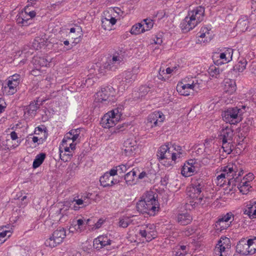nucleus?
<instances>
[{
	"label": "nucleus",
	"instance_id": "49",
	"mask_svg": "<svg viewBox=\"0 0 256 256\" xmlns=\"http://www.w3.org/2000/svg\"><path fill=\"white\" fill-rule=\"evenodd\" d=\"M118 170V172L120 174H122L126 172V170L130 168V166L128 164H120L116 166Z\"/></svg>",
	"mask_w": 256,
	"mask_h": 256
},
{
	"label": "nucleus",
	"instance_id": "64",
	"mask_svg": "<svg viewBox=\"0 0 256 256\" xmlns=\"http://www.w3.org/2000/svg\"><path fill=\"white\" fill-rule=\"evenodd\" d=\"M204 148L202 145L198 146L196 148V152L198 154H201L204 152Z\"/></svg>",
	"mask_w": 256,
	"mask_h": 256
},
{
	"label": "nucleus",
	"instance_id": "22",
	"mask_svg": "<svg viewBox=\"0 0 256 256\" xmlns=\"http://www.w3.org/2000/svg\"><path fill=\"white\" fill-rule=\"evenodd\" d=\"M138 171V168H133L124 175V179L128 186L134 185L137 183L136 174Z\"/></svg>",
	"mask_w": 256,
	"mask_h": 256
},
{
	"label": "nucleus",
	"instance_id": "21",
	"mask_svg": "<svg viewBox=\"0 0 256 256\" xmlns=\"http://www.w3.org/2000/svg\"><path fill=\"white\" fill-rule=\"evenodd\" d=\"M116 19L111 15H108L102 18V26L104 30H110L116 22Z\"/></svg>",
	"mask_w": 256,
	"mask_h": 256
},
{
	"label": "nucleus",
	"instance_id": "13",
	"mask_svg": "<svg viewBox=\"0 0 256 256\" xmlns=\"http://www.w3.org/2000/svg\"><path fill=\"white\" fill-rule=\"evenodd\" d=\"M138 150V146L136 140L128 138L124 141L122 150L127 156L134 155Z\"/></svg>",
	"mask_w": 256,
	"mask_h": 256
},
{
	"label": "nucleus",
	"instance_id": "25",
	"mask_svg": "<svg viewBox=\"0 0 256 256\" xmlns=\"http://www.w3.org/2000/svg\"><path fill=\"white\" fill-rule=\"evenodd\" d=\"M234 136L233 130L228 128L222 129L218 135V138L222 142L232 141Z\"/></svg>",
	"mask_w": 256,
	"mask_h": 256
},
{
	"label": "nucleus",
	"instance_id": "61",
	"mask_svg": "<svg viewBox=\"0 0 256 256\" xmlns=\"http://www.w3.org/2000/svg\"><path fill=\"white\" fill-rule=\"evenodd\" d=\"M76 32L77 33H80L82 32V28L80 27L79 26H76V28H72L70 29V32L68 34V36L70 37V35L72 34L76 33Z\"/></svg>",
	"mask_w": 256,
	"mask_h": 256
},
{
	"label": "nucleus",
	"instance_id": "3",
	"mask_svg": "<svg viewBox=\"0 0 256 256\" xmlns=\"http://www.w3.org/2000/svg\"><path fill=\"white\" fill-rule=\"evenodd\" d=\"M157 197L158 194L153 191L146 192L142 196L141 200L136 204L137 210L141 213L154 215L156 212L160 209V204Z\"/></svg>",
	"mask_w": 256,
	"mask_h": 256
},
{
	"label": "nucleus",
	"instance_id": "17",
	"mask_svg": "<svg viewBox=\"0 0 256 256\" xmlns=\"http://www.w3.org/2000/svg\"><path fill=\"white\" fill-rule=\"evenodd\" d=\"M210 29L208 27L204 26L200 29V30L198 33V42L206 43L210 41L212 39V34L210 32Z\"/></svg>",
	"mask_w": 256,
	"mask_h": 256
},
{
	"label": "nucleus",
	"instance_id": "48",
	"mask_svg": "<svg viewBox=\"0 0 256 256\" xmlns=\"http://www.w3.org/2000/svg\"><path fill=\"white\" fill-rule=\"evenodd\" d=\"M142 22H144V24H146V31L150 30L153 27V20L150 18L144 19Z\"/></svg>",
	"mask_w": 256,
	"mask_h": 256
},
{
	"label": "nucleus",
	"instance_id": "1",
	"mask_svg": "<svg viewBox=\"0 0 256 256\" xmlns=\"http://www.w3.org/2000/svg\"><path fill=\"white\" fill-rule=\"evenodd\" d=\"M184 156L180 146L166 143L161 146L156 152L158 159L165 166L168 168Z\"/></svg>",
	"mask_w": 256,
	"mask_h": 256
},
{
	"label": "nucleus",
	"instance_id": "57",
	"mask_svg": "<svg viewBox=\"0 0 256 256\" xmlns=\"http://www.w3.org/2000/svg\"><path fill=\"white\" fill-rule=\"evenodd\" d=\"M11 234V232L10 230H4L2 232H0V238L3 240H4V242L6 240V236H8V238L10 236Z\"/></svg>",
	"mask_w": 256,
	"mask_h": 256
},
{
	"label": "nucleus",
	"instance_id": "59",
	"mask_svg": "<svg viewBox=\"0 0 256 256\" xmlns=\"http://www.w3.org/2000/svg\"><path fill=\"white\" fill-rule=\"evenodd\" d=\"M39 40H42L40 38L36 39L32 42V47L36 50H38L41 48V44Z\"/></svg>",
	"mask_w": 256,
	"mask_h": 256
},
{
	"label": "nucleus",
	"instance_id": "16",
	"mask_svg": "<svg viewBox=\"0 0 256 256\" xmlns=\"http://www.w3.org/2000/svg\"><path fill=\"white\" fill-rule=\"evenodd\" d=\"M194 164L192 160H189L185 163L182 168V174L185 177H188L196 172L197 167L194 166Z\"/></svg>",
	"mask_w": 256,
	"mask_h": 256
},
{
	"label": "nucleus",
	"instance_id": "7",
	"mask_svg": "<svg viewBox=\"0 0 256 256\" xmlns=\"http://www.w3.org/2000/svg\"><path fill=\"white\" fill-rule=\"evenodd\" d=\"M246 108L245 106L228 108L222 113L223 120L230 124H236L242 120Z\"/></svg>",
	"mask_w": 256,
	"mask_h": 256
},
{
	"label": "nucleus",
	"instance_id": "51",
	"mask_svg": "<svg viewBox=\"0 0 256 256\" xmlns=\"http://www.w3.org/2000/svg\"><path fill=\"white\" fill-rule=\"evenodd\" d=\"M228 252L219 249L218 247H216L214 250V256H228Z\"/></svg>",
	"mask_w": 256,
	"mask_h": 256
},
{
	"label": "nucleus",
	"instance_id": "41",
	"mask_svg": "<svg viewBox=\"0 0 256 256\" xmlns=\"http://www.w3.org/2000/svg\"><path fill=\"white\" fill-rule=\"evenodd\" d=\"M222 70L218 67L215 66H212L208 68V73L212 77L218 78V76Z\"/></svg>",
	"mask_w": 256,
	"mask_h": 256
},
{
	"label": "nucleus",
	"instance_id": "23",
	"mask_svg": "<svg viewBox=\"0 0 256 256\" xmlns=\"http://www.w3.org/2000/svg\"><path fill=\"white\" fill-rule=\"evenodd\" d=\"M224 92L228 94H232L236 90V84L234 80L226 78L223 82Z\"/></svg>",
	"mask_w": 256,
	"mask_h": 256
},
{
	"label": "nucleus",
	"instance_id": "46",
	"mask_svg": "<svg viewBox=\"0 0 256 256\" xmlns=\"http://www.w3.org/2000/svg\"><path fill=\"white\" fill-rule=\"evenodd\" d=\"M118 64H114L112 60H110L104 64V68L108 70L114 71L118 68Z\"/></svg>",
	"mask_w": 256,
	"mask_h": 256
},
{
	"label": "nucleus",
	"instance_id": "56",
	"mask_svg": "<svg viewBox=\"0 0 256 256\" xmlns=\"http://www.w3.org/2000/svg\"><path fill=\"white\" fill-rule=\"evenodd\" d=\"M20 75L18 74H14L10 76L8 80L13 82H16L17 84H20Z\"/></svg>",
	"mask_w": 256,
	"mask_h": 256
},
{
	"label": "nucleus",
	"instance_id": "40",
	"mask_svg": "<svg viewBox=\"0 0 256 256\" xmlns=\"http://www.w3.org/2000/svg\"><path fill=\"white\" fill-rule=\"evenodd\" d=\"M232 143V140L222 142V148L224 152L226 154H230L232 152L234 148V146Z\"/></svg>",
	"mask_w": 256,
	"mask_h": 256
},
{
	"label": "nucleus",
	"instance_id": "20",
	"mask_svg": "<svg viewBox=\"0 0 256 256\" xmlns=\"http://www.w3.org/2000/svg\"><path fill=\"white\" fill-rule=\"evenodd\" d=\"M18 84L16 82L8 80L5 85L2 84V87L3 94L7 96L13 94L16 92V87Z\"/></svg>",
	"mask_w": 256,
	"mask_h": 256
},
{
	"label": "nucleus",
	"instance_id": "28",
	"mask_svg": "<svg viewBox=\"0 0 256 256\" xmlns=\"http://www.w3.org/2000/svg\"><path fill=\"white\" fill-rule=\"evenodd\" d=\"M176 90L181 95L187 96H189L193 91L192 88H189L188 86L180 82H178L176 86Z\"/></svg>",
	"mask_w": 256,
	"mask_h": 256
},
{
	"label": "nucleus",
	"instance_id": "26",
	"mask_svg": "<svg viewBox=\"0 0 256 256\" xmlns=\"http://www.w3.org/2000/svg\"><path fill=\"white\" fill-rule=\"evenodd\" d=\"M233 50L231 48H226L220 54L219 58L222 63H228L232 60Z\"/></svg>",
	"mask_w": 256,
	"mask_h": 256
},
{
	"label": "nucleus",
	"instance_id": "47",
	"mask_svg": "<svg viewBox=\"0 0 256 256\" xmlns=\"http://www.w3.org/2000/svg\"><path fill=\"white\" fill-rule=\"evenodd\" d=\"M218 219L226 222H230L231 223V220H234V215L232 212L227 213L226 215L222 216V217H220Z\"/></svg>",
	"mask_w": 256,
	"mask_h": 256
},
{
	"label": "nucleus",
	"instance_id": "43",
	"mask_svg": "<svg viewBox=\"0 0 256 256\" xmlns=\"http://www.w3.org/2000/svg\"><path fill=\"white\" fill-rule=\"evenodd\" d=\"M248 242L250 250V254H253L256 252V236L248 239Z\"/></svg>",
	"mask_w": 256,
	"mask_h": 256
},
{
	"label": "nucleus",
	"instance_id": "36",
	"mask_svg": "<svg viewBox=\"0 0 256 256\" xmlns=\"http://www.w3.org/2000/svg\"><path fill=\"white\" fill-rule=\"evenodd\" d=\"M39 108L38 102L34 101L30 102V105L26 108V112L30 116H35L36 110Z\"/></svg>",
	"mask_w": 256,
	"mask_h": 256
},
{
	"label": "nucleus",
	"instance_id": "34",
	"mask_svg": "<svg viewBox=\"0 0 256 256\" xmlns=\"http://www.w3.org/2000/svg\"><path fill=\"white\" fill-rule=\"evenodd\" d=\"M32 62L36 70H39L40 67L46 66L49 63L48 60L43 57H34Z\"/></svg>",
	"mask_w": 256,
	"mask_h": 256
},
{
	"label": "nucleus",
	"instance_id": "5",
	"mask_svg": "<svg viewBox=\"0 0 256 256\" xmlns=\"http://www.w3.org/2000/svg\"><path fill=\"white\" fill-rule=\"evenodd\" d=\"M243 174L242 166L238 162L234 163H229L224 166L222 172L217 176V179L220 180L222 178H226L230 182L234 180L238 182L239 177Z\"/></svg>",
	"mask_w": 256,
	"mask_h": 256
},
{
	"label": "nucleus",
	"instance_id": "11",
	"mask_svg": "<svg viewBox=\"0 0 256 256\" xmlns=\"http://www.w3.org/2000/svg\"><path fill=\"white\" fill-rule=\"evenodd\" d=\"M138 233L148 242L154 239L156 236L155 226L152 224L142 226Z\"/></svg>",
	"mask_w": 256,
	"mask_h": 256
},
{
	"label": "nucleus",
	"instance_id": "39",
	"mask_svg": "<svg viewBox=\"0 0 256 256\" xmlns=\"http://www.w3.org/2000/svg\"><path fill=\"white\" fill-rule=\"evenodd\" d=\"M230 226V223L224 222L218 218L215 224V228L216 230L222 232Z\"/></svg>",
	"mask_w": 256,
	"mask_h": 256
},
{
	"label": "nucleus",
	"instance_id": "50",
	"mask_svg": "<svg viewBox=\"0 0 256 256\" xmlns=\"http://www.w3.org/2000/svg\"><path fill=\"white\" fill-rule=\"evenodd\" d=\"M140 93L142 94V96H145L149 92H152L151 88L147 86H142L140 88Z\"/></svg>",
	"mask_w": 256,
	"mask_h": 256
},
{
	"label": "nucleus",
	"instance_id": "30",
	"mask_svg": "<svg viewBox=\"0 0 256 256\" xmlns=\"http://www.w3.org/2000/svg\"><path fill=\"white\" fill-rule=\"evenodd\" d=\"M230 241L226 237H221L216 247L228 252L230 248Z\"/></svg>",
	"mask_w": 256,
	"mask_h": 256
},
{
	"label": "nucleus",
	"instance_id": "9",
	"mask_svg": "<svg viewBox=\"0 0 256 256\" xmlns=\"http://www.w3.org/2000/svg\"><path fill=\"white\" fill-rule=\"evenodd\" d=\"M114 91L113 88L106 86L102 88L96 94V102L107 105L114 102Z\"/></svg>",
	"mask_w": 256,
	"mask_h": 256
},
{
	"label": "nucleus",
	"instance_id": "37",
	"mask_svg": "<svg viewBox=\"0 0 256 256\" xmlns=\"http://www.w3.org/2000/svg\"><path fill=\"white\" fill-rule=\"evenodd\" d=\"M244 180H241L238 186V188L240 192L243 194H247L249 192L250 189L252 188L250 184L246 182Z\"/></svg>",
	"mask_w": 256,
	"mask_h": 256
},
{
	"label": "nucleus",
	"instance_id": "14",
	"mask_svg": "<svg viewBox=\"0 0 256 256\" xmlns=\"http://www.w3.org/2000/svg\"><path fill=\"white\" fill-rule=\"evenodd\" d=\"M90 202L86 196H82L80 198H74L71 201L70 208L74 210H78L80 208H84L87 206Z\"/></svg>",
	"mask_w": 256,
	"mask_h": 256
},
{
	"label": "nucleus",
	"instance_id": "38",
	"mask_svg": "<svg viewBox=\"0 0 256 256\" xmlns=\"http://www.w3.org/2000/svg\"><path fill=\"white\" fill-rule=\"evenodd\" d=\"M46 154L44 153H40L38 154L36 156L32 164V167L34 168H36L39 167L44 162L46 158Z\"/></svg>",
	"mask_w": 256,
	"mask_h": 256
},
{
	"label": "nucleus",
	"instance_id": "24",
	"mask_svg": "<svg viewBox=\"0 0 256 256\" xmlns=\"http://www.w3.org/2000/svg\"><path fill=\"white\" fill-rule=\"evenodd\" d=\"M100 182L101 186L103 187H110L116 182V180L114 181V178L111 177L108 172H106L100 178Z\"/></svg>",
	"mask_w": 256,
	"mask_h": 256
},
{
	"label": "nucleus",
	"instance_id": "32",
	"mask_svg": "<svg viewBox=\"0 0 256 256\" xmlns=\"http://www.w3.org/2000/svg\"><path fill=\"white\" fill-rule=\"evenodd\" d=\"M136 75L131 72H124L122 75V84H130L134 82L136 78Z\"/></svg>",
	"mask_w": 256,
	"mask_h": 256
},
{
	"label": "nucleus",
	"instance_id": "12",
	"mask_svg": "<svg viewBox=\"0 0 256 256\" xmlns=\"http://www.w3.org/2000/svg\"><path fill=\"white\" fill-rule=\"evenodd\" d=\"M164 115L162 112L155 111L149 114L147 118L146 124L148 126L153 128L162 124L164 120Z\"/></svg>",
	"mask_w": 256,
	"mask_h": 256
},
{
	"label": "nucleus",
	"instance_id": "45",
	"mask_svg": "<svg viewBox=\"0 0 256 256\" xmlns=\"http://www.w3.org/2000/svg\"><path fill=\"white\" fill-rule=\"evenodd\" d=\"M132 222V220L129 217L123 216L120 219L119 224L120 226L125 228L128 226Z\"/></svg>",
	"mask_w": 256,
	"mask_h": 256
},
{
	"label": "nucleus",
	"instance_id": "44",
	"mask_svg": "<svg viewBox=\"0 0 256 256\" xmlns=\"http://www.w3.org/2000/svg\"><path fill=\"white\" fill-rule=\"evenodd\" d=\"M246 64L247 62L246 60H240L234 66V70L238 72H242L246 69Z\"/></svg>",
	"mask_w": 256,
	"mask_h": 256
},
{
	"label": "nucleus",
	"instance_id": "29",
	"mask_svg": "<svg viewBox=\"0 0 256 256\" xmlns=\"http://www.w3.org/2000/svg\"><path fill=\"white\" fill-rule=\"evenodd\" d=\"M244 214L248 215L250 219L256 218V202L248 204L244 210Z\"/></svg>",
	"mask_w": 256,
	"mask_h": 256
},
{
	"label": "nucleus",
	"instance_id": "63",
	"mask_svg": "<svg viewBox=\"0 0 256 256\" xmlns=\"http://www.w3.org/2000/svg\"><path fill=\"white\" fill-rule=\"evenodd\" d=\"M178 250H182L183 252H180L179 254V252H176V255L178 256H183L184 255V253L186 252V246H178Z\"/></svg>",
	"mask_w": 256,
	"mask_h": 256
},
{
	"label": "nucleus",
	"instance_id": "52",
	"mask_svg": "<svg viewBox=\"0 0 256 256\" xmlns=\"http://www.w3.org/2000/svg\"><path fill=\"white\" fill-rule=\"evenodd\" d=\"M158 77L159 80H166L168 78V76H166L165 70L164 68L162 69V68H160V69L159 74Z\"/></svg>",
	"mask_w": 256,
	"mask_h": 256
},
{
	"label": "nucleus",
	"instance_id": "62",
	"mask_svg": "<svg viewBox=\"0 0 256 256\" xmlns=\"http://www.w3.org/2000/svg\"><path fill=\"white\" fill-rule=\"evenodd\" d=\"M254 179V174L252 173H248L244 176L242 180H245L246 182L250 183V182Z\"/></svg>",
	"mask_w": 256,
	"mask_h": 256
},
{
	"label": "nucleus",
	"instance_id": "58",
	"mask_svg": "<svg viewBox=\"0 0 256 256\" xmlns=\"http://www.w3.org/2000/svg\"><path fill=\"white\" fill-rule=\"evenodd\" d=\"M150 173L148 172L142 171L138 176L137 178L139 180H142L145 178H149Z\"/></svg>",
	"mask_w": 256,
	"mask_h": 256
},
{
	"label": "nucleus",
	"instance_id": "53",
	"mask_svg": "<svg viewBox=\"0 0 256 256\" xmlns=\"http://www.w3.org/2000/svg\"><path fill=\"white\" fill-rule=\"evenodd\" d=\"M248 24V20H238L236 24V28H240L241 30L244 31V30H246L248 28V26H246V28H242V26H246Z\"/></svg>",
	"mask_w": 256,
	"mask_h": 256
},
{
	"label": "nucleus",
	"instance_id": "6",
	"mask_svg": "<svg viewBox=\"0 0 256 256\" xmlns=\"http://www.w3.org/2000/svg\"><path fill=\"white\" fill-rule=\"evenodd\" d=\"M124 109L122 104H118L116 108L106 113L101 119L102 126L106 128L114 126L120 120Z\"/></svg>",
	"mask_w": 256,
	"mask_h": 256
},
{
	"label": "nucleus",
	"instance_id": "2",
	"mask_svg": "<svg viewBox=\"0 0 256 256\" xmlns=\"http://www.w3.org/2000/svg\"><path fill=\"white\" fill-rule=\"evenodd\" d=\"M205 184L206 183L202 178H194L190 185L187 187L186 194L190 199V202L192 206H203L208 204L206 203L208 202V198L204 197L203 194Z\"/></svg>",
	"mask_w": 256,
	"mask_h": 256
},
{
	"label": "nucleus",
	"instance_id": "8",
	"mask_svg": "<svg viewBox=\"0 0 256 256\" xmlns=\"http://www.w3.org/2000/svg\"><path fill=\"white\" fill-rule=\"evenodd\" d=\"M80 128L72 129L64 135L62 146L65 152L70 153V150H74L76 149V144L80 142Z\"/></svg>",
	"mask_w": 256,
	"mask_h": 256
},
{
	"label": "nucleus",
	"instance_id": "27",
	"mask_svg": "<svg viewBox=\"0 0 256 256\" xmlns=\"http://www.w3.org/2000/svg\"><path fill=\"white\" fill-rule=\"evenodd\" d=\"M192 218V216L188 212L180 213L177 216V222L183 226L190 224Z\"/></svg>",
	"mask_w": 256,
	"mask_h": 256
},
{
	"label": "nucleus",
	"instance_id": "55",
	"mask_svg": "<svg viewBox=\"0 0 256 256\" xmlns=\"http://www.w3.org/2000/svg\"><path fill=\"white\" fill-rule=\"evenodd\" d=\"M84 224V221L82 219H78L76 221V222L74 224L77 227L78 229L80 230V232H82L84 230V228H82V226Z\"/></svg>",
	"mask_w": 256,
	"mask_h": 256
},
{
	"label": "nucleus",
	"instance_id": "15",
	"mask_svg": "<svg viewBox=\"0 0 256 256\" xmlns=\"http://www.w3.org/2000/svg\"><path fill=\"white\" fill-rule=\"evenodd\" d=\"M180 82L188 86L189 88H192L193 91L197 92L201 88L200 84L202 80H198L196 77L186 76Z\"/></svg>",
	"mask_w": 256,
	"mask_h": 256
},
{
	"label": "nucleus",
	"instance_id": "4",
	"mask_svg": "<svg viewBox=\"0 0 256 256\" xmlns=\"http://www.w3.org/2000/svg\"><path fill=\"white\" fill-rule=\"evenodd\" d=\"M204 8L198 6L192 10H189L188 16L180 24L182 30L188 32L194 28L204 19Z\"/></svg>",
	"mask_w": 256,
	"mask_h": 256
},
{
	"label": "nucleus",
	"instance_id": "60",
	"mask_svg": "<svg viewBox=\"0 0 256 256\" xmlns=\"http://www.w3.org/2000/svg\"><path fill=\"white\" fill-rule=\"evenodd\" d=\"M76 232H80L78 229L77 227L74 224V222L70 225L69 228V232L74 234Z\"/></svg>",
	"mask_w": 256,
	"mask_h": 256
},
{
	"label": "nucleus",
	"instance_id": "54",
	"mask_svg": "<svg viewBox=\"0 0 256 256\" xmlns=\"http://www.w3.org/2000/svg\"><path fill=\"white\" fill-rule=\"evenodd\" d=\"M61 148H62V147H61L60 148V159L62 161H64V162H68L69 160L70 159V158L72 156V154H62V151L61 150Z\"/></svg>",
	"mask_w": 256,
	"mask_h": 256
},
{
	"label": "nucleus",
	"instance_id": "18",
	"mask_svg": "<svg viewBox=\"0 0 256 256\" xmlns=\"http://www.w3.org/2000/svg\"><path fill=\"white\" fill-rule=\"evenodd\" d=\"M236 252L243 255L250 254V244L248 240L246 238L241 239L236 246Z\"/></svg>",
	"mask_w": 256,
	"mask_h": 256
},
{
	"label": "nucleus",
	"instance_id": "31",
	"mask_svg": "<svg viewBox=\"0 0 256 256\" xmlns=\"http://www.w3.org/2000/svg\"><path fill=\"white\" fill-rule=\"evenodd\" d=\"M32 19L29 18L27 14L24 12H20L16 19V22L18 24H21L22 26H28L32 23Z\"/></svg>",
	"mask_w": 256,
	"mask_h": 256
},
{
	"label": "nucleus",
	"instance_id": "35",
	"mask_svg": "<svg viewBox=\"0 0 256 256\" xmlns=\"http://www.w3.org/2000/svg\"><path fill=\"white\" fill-rule=\"evenodd\" d=\"M146 32L144 24L138 23L134 25L130 30V32L132 34L137 35Z\"/></svg>",
	"mask_w": 256,
	"mask_h": 256
},
{
	"label": "nucleus",
	"instance_id": "33",
	"mask_svg": "<svg viewBox=\"0 0 256 256\" xmlns=\"http://www.w3.org/2000/svg\"><path fill=\"white\" fill-rule=\"evenodd\" d=\"M125 52L122 50H118L114 52L112 54V60L114 64H116L120 66V64L123 62L124 56Z\"/></svg>",
	"mask_w": 256,
	"mask_h": 256
},
{
	"label": "nucleus",
	"instance_id": "10",
	"mask_svg": "<svg viewBox=\"0 0 256 256\" xmlns=\"http://www.w3.org/2000/svg\"><path fill=\"white\" fill-rule=\"evenodd\" d=\"M66 236V230L64 228L59 227L46 240L45 245L52 248H54L64 241Z\"/></svg>",
	"mask_w": 256,
	"mask_h": 256
},
{
	"label": "nucleus",
	"instance_id": "19",
	"mask_svg": "<svg viewBox=\"0 0 256 256\" xmlns=\"http://www.w3.org/2000/svg\"><path fill=\"white\" fill-rule=\"evenodd\" d=\"M112 240L106 236H100L94 240V247L100 250L111 244Z\"/></svg>",
	"mask_w": 256,
	"mask_h": 256
},
{
	"label": "nucleus",
	"instance_id": "42",
	"mask_svg": "<svg viewBox=\"0 0 256 256\" xmlns=\"http://www.w3.org/2000/svg\"><path fill=\"white\" fill-rule=\"evenodd\" d=\"M212 140H205V142L203 146L204 148V152L205 153L206 155L210 156L212 153V148H210L212 147Z\"/></svg>",
	"mask_w": 256,
	"mask_h": 256
}]
</instances>
